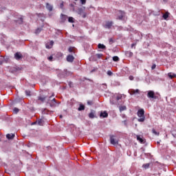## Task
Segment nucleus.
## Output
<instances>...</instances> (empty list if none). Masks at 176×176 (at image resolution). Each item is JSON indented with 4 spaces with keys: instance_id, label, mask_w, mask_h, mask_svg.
<instances>
[{
    "instance_id": "32",
    "label": "nucleus",
    "mask_w": 176,
    "mask_h": 176,
    "mask_svg": "<svg viewBox=\"0 0 176 176\" xmlns=\"http://www.w3.org/2000/svg\"><path fill=\"white\" fill-rule=\"evenodd\" d=\"M25 94H26V96H31V91L26 90V91H25Z\"/></svg>"
},
{
    "instance_id": "8",
    "label": "nucleus",
    "mask_w": 176,
    "mask_h": 176,
    "mask_svg": "<svg viewBox=\"0 0 176 176\" xmlns=\"http://www.w3.org/2000/svg\"><path fill=\"white\" fill-rule=\"evenodd\" d=\"M74 60H75V57H74V56L72 55H68L67 56V61H68V63H74Z\"/></svg>"
},
{
    "instance_id": "29",
    "label": "nucleus",
    "mask_w": 176,
    "mask_h": 176,
    "mask_svg": "<svg viewBox=\"0 0 176 176\" xmlns=\"http://www.w3.org/2000/svg\"><path fill=\"white\" fill-rule=\"evenodd\" d=\"M96 57H97V58H101L102 57V54H96Z\"/></svg>"
},
{
    "instance_id": "45",
    "label": "nucleus",
    "mask_w": 176,
    "mask_h": 176,
    "mask_svg": "<svg viewBox=\"0 0 176 176\" xmlns=\"http://www.w3.org/2000/svg\"><path fill=\"white\" fill-rule=\"evenodd\" d=\"M96 70H97V68H95V69H92V70L91 71V72H96Z\"/></svg>"
},
{
    "instance_id": "10",
    "label": "nucleus",
    "mask_w": 176,
    "mask_h": 176,
    "mask_svg": "<svg viewBox=\"0 0 176 176\" xmlns=\"http://www.w3.org/2000/svg\"><path fill=\"white\" fill-rule=\"evenodd\" d=\"M120 16H118V20H123V17H124V14H126V13L123 11H120Z\"/></svg>"
},
{
    "instance_id": "34",
    "label": "nucleus",
    "mask_w": 176,
    "mask_h": 176,
    "mask_svg": "<svg viewBox=\"0 0 176 176\" xmlns=\"http://www.w3.org/2000/svg\"><path fill=\"white\" fill-rule=\"evenodd\" d=\"M68 52L69 53H72V52H74V47H69Z\"/></svg>"
},
{
    "instance_id": "51",
    "label": "nucleus",
    "mask_w": 176,
    "mask_h": 176,
    "mask_svg": "<svg viewBox=\"0 0 176 176\" xmlns=\"http://www.w3.org/2000/svg\"><path fill=\"white\" fill-rule=\"evenodd\" d=\"M60 118H63V116H60Z\"/></svg>"
},
{
    "instance_id": "27",
    "label": "nucleus",
    "mask_w": 176,
    "mask_h": 176,
    "mask_svg": "<svg viewBox=\"0 0 176 176\" xmlns=\"http://www.w3.org/2000/svg\"><path fill=\"white\" fill-rule=\"evenodd\" d=\"M89 118H90L91 119H94V112L89 113Z\"/></svg>"
},
{
    "instance_id": "44",
    "label": "nucleus",
    "mask_w": 176,
    "mask_h": 176,
    "mask_svg": "<svg viewBox=\"0 0 176 176\" xmlns=\"http://www.w3.org/2000/svg\"><path fill=\"white\" fill-rule=\"evenodd\" d=\"M156 68V65L153 64L151 67V69H155Z\"/></svg>"
},
{
    "instance_id": "26",
    "label": "nucleus",
    "mask_w": 176,
    "mask_h": 176,
    "mask_svg": "<svg viewBox=\"0 0 176 176\" xmlns=\"http://www.w3.org/2000/svg\"><path fill=\"white\" fill-rule=\"evenodd\" d=\"M126 56H129V57H133V54L131 52H126Z\"/></svg>"
},
{
    "instance_id": "25",
    "label": "nucleus",
    "mask_w": 176,
    "mask_h": 176,
    "mask_svg": "<svg viewBox=\"0 0 176 176\" xmlns=\"http://www.w3.org/2000/svg\"><path fill=\"white\" fill-rule=\"evenodd\" d=\"M36 122L38 126H43V121L42 120H38Z\"/></svg>"
},
{
    "instance_id": "18",
    "label": "nucleus",
    "mask_w": 176,
    "mask_h": 176,
    "mask_svg": "<svg viewBox=\"0 0 176 176\" xmlns=\"http://www.w3.org/2000/svg\"><path fill=\"white\" fill-rule=\"evenodd\" d=\"M150 166H151V164H149V163L144 164L142 165V168H144V170H148V168H149Z\"/></svg>"
},
{
    "instance_id": "3",
    "label": "nucleus",
    "mask_w": 176,
    "mask_h": 176,
    "mask_svg": "<svg viewBox=\"0 0 176 176\" xmlns=\"http://www.w3.org/2000/svg\"><path fill=\"white\" fill-rule=\"evenodd\" d=\"M110 144H111V145H118L119 144V140L116 138V136L111 135Z\"/></svg>"
},
{
    "instance_id": "39",
    "label": "nucleus",
    "mask_w": 176,
    "mask_h": 176,
    "mask_svg": "<svg viewBox=\"0 0 176 176\" xmlns=\"http://www.w3.org/2000/svg\"><path fill=\"white\" fill-rule=\"evenodd\" d=\"M47 60H49V61H53V56H50L47 58Z\"/></svg>"
},
{
    "instance_id": "37",
    "label": "nucleus",
    "mask_w": 176,
    "mask_h": 176,
    "mask_svg": "<svg viewBox=\"0 0 176 176\" xmlns=\"http://www.w3.org/2000/svg\"><path fill=\"white\" fill-rule=\"evenodd\" d=\"M116 100H117V101H119V100H122V95H118V96L116 97Z\"/></svg>"
},
{
    "instance_id": "41",
    "label": "nucleus",
    "mask_w": 176,
    "mask_h": 176,
    "mask_svg": "<svg viewBox=\"0 0 176 176\" xmlns=\"http://www.w3.org/2000/svg\"><path fill=\"white\" fill-rule=\"evenodd\" d=\"M82 5H85L86 3V0H80Z\"/></svg>"
},
{
    "instance_id": "4",
    "label": "nucleus",
    "mask_w": 176,
    "mask_h": 176,
    "mask_svg": "<svg viewBox=\"0 0 176 176\" xmlns=\"http://www.w3.org/2000/svg\"><path fill=\"white\" fill-rule=\"evenodd\" d=\"M147 97L148 98H153V100H156V98H157L156 95H155V91H148L147 94Z\"/></svg>"
},
{
    "instance_id": "5",
    "label": "nucleus",
    "mask_w": 176,
    "mask_h": 176,
    "mask_svg": "<svg viewBox=\"0 0 176 176\" xmlns=\"http://www.w3.org/2000/svg\"><path fill=\"white\" fill-rule=\"evenodd\" d=\"M78 13L80 14V16H82L83 19H85L86 17V12H85V9L80 8L78 9Z\"/></svg>"
},
{
    "instance_id": "48",
    "label": "nucleus",
    "mask_w": 176,
    "mask_h": 176,
    "mask_svg": "<svg viewBox=\"0 0 176 176\" xmlns=\"http://www.w3.org/2000/svg\"><path fill=\"white\" fill-rule=\"evenodd\" d=\"M134 46H135V44H132V45H131V47H134Z\"/></svg>"
},
{
    "instance_id": "36",
    "label": "nucleus",
    "mask_w": 176,
    "mask_h": 176,
    "mask_svg": "<svg viewBox=\"0 0 176 176\" xmlns=\"http://www.w3.org/2000/svg\"><path fill=\"white\" fill-rule=\"evenodd\" d=\"M109 44H110V45H112V43H113V42H114V41H113V38H109Z\"/></svg>"
},
{
    "instance_id": "49",
    "label": "nucleus",
    "mask_w": 176,
    "mask_h": 176,
    "mask_svg": "<svg viewBox=\"0 0 176 176\" xmlns=\"http://www.w3.org/2000/svg\"><path fill=\"white\" fill-rule=\"evenodd\" d=\"M71 85H72V82H69V85L70 86V87H71Z\"/></svg>"
},
{
    "instance_id": "50",
    "label": "nucleus",
    "mask_w": 176,
    "mask_h": 176,
    "mask_svg": "<svg viewBox=\"0 0 176 176\" xmlns=\"http://www.w3.org/2000/svg\"><path fill=\"white\" fill-rule=\"evenodd\" d=\"M36 123H37L36 122H33V124H36Z\"/></svg>"
},
{
    "instance_id": "22",
    "label": "nucleus",
    "mask_w": 176,
    "mask_h": 176,
    "mask_svg": "<svg viewBox=\"0 0 176 176\" xmlns=\"http://www.w3.org/2000/svg\"><path fill=\"white\" fill-rule=\"evenodd\" d=\"M168 12H166L164 14H163V19H164V20H167V19H168Z\"/></svg>"
},
{
    "instance_id": "17",
    "label": "nucleus",
    "mask_w": 176,
    "mask_h": 176,
    "mask_svg": "<svg viewBox=\"0 0 176 176\" xmlns=\"http://www.w3.org/2000/svg\"><path fill=\"white\" fill-rule=\"evenodd\" d=\"M98 49H102L103 50H105L107 49V47L104 44L99 43L98 45Z\"/></svg>"
},
{
    "instance_id": "40",
    "label": "nucleus",
    "mask_w": 176,
    "mask_h": 176,
    "mask_svg": "<svg viewBox=\"0 0 176 176\" xmlns=\"http://www.w3.org/2000/svg\"><path fill=\"white\" fill-rule=\"evenodd\" d=\"M60 9H64V2H62V3L60 4Z\"/></svg>"
},
{
    "instance_id": "52",
    "label": "nucleus",
    "mask_w": 176,
    "mask_h": 176,
    "mask_svg": "<svg viewBox=\"0 0 176 176\" xmlns=\"http://www.w3.org/2000/svg\"><path fill=\"white\" fill-rule=\"evenodd\" d=\"M157 144H160V142H157Z\"/></svg>"
},
{
    "instance_id": "2",
    "label": "nucleus",
    "mask_w": 176,
    "mask_h": 176,
    "mask_svg": "<svg viewBox=\"0 0 176 176\" xmlns=\"http://www.w3.org/2000/svg\"><path fill=\"white\" fill-rule=\"evenodd\" d=\"M104 28H107V30H111L113 27V21H106L103 24Z\"/></svg>"
},
{
    "instance_id": "1",
    "label": "nucleus",
    "mask_w": 176,
    "mask_h": 176,
    "mask_svg": "<svg viewBox=\"0 0 176 176\" xmlns=\"http://www.w3.org/2000/svg\"><path fill=\"white\" fill-rule=\"evenodd\" d=\"M145 111L144 109H141L138 111V116L140 118H139L138 120V122H145Z\"/></svg>"
},
{
    "instance_id": "21",
    "label": "nucleus",
    "mask_w": 176,
    "mask_h": 176,
    "mask_svg": "<svg viewBox=\"0 0 176 176\" xmlns=\"http://www.w3.org/2000/svg\"><path fill=\"white\" fill-rule=\"evenodd\" d=\"M152 133L153 134H155V135H160V133L156 131V130H155V129H152Z\"/></svg>"
},
{
    "instance_id": "28",
    "label": "nucleus",
    "mask_w": 176,
    "mask_h": 176,
    "mask_svg": "<svg viewBox=\"0 0 176 176\" xmlns=\"http://www.w3.org/2000/svg\"><path fill=\"white\" fill-rule=\"evenodd\" d=\"M119 60H120L119 58L116 56L113 57V61H115L116 63H118Z\"/></svg>"
},
{
    "instance_id": "15",
    "label": "nucleus",
    "mask_w": 176,
    "mask_h": 176,
    "mask_svg": "<svg viewBox=\"0 0 176 176\" xmlns=\"http://www.w3.org/2000/svg\"><path fill=\"white\" fill-rule=\"evenodd\" d=\"M131 94H140V89H131Z\"/></svg>"
},
{
    "instance_id": "7",
    "label": "nucleus",
    "mask_w": 176,
    "mask_h": 176,
    "mask_svg": "<svg viewBox=\"0 0 176 176\" xmlns=\"http://www.w3.org/2000/svg\"><path fill=\"white\" fill-rule=\"evenodd\" d=\"M14 58L16 60H21V58H23V54L20 52H16L14 54Z\"/></svg>"
},
{
    "instance_id": "47",
    "label": "nucleus",
    "mask_w": 176,
    "mask_h": 176,
    "mask_svg": "<svg viewBox=\"0 0 176 176\" xmlns=\"http://www.w3.org/2000/svg\"><path fill=\"white\" fill-rule=\"evenodd\" d=\"M46 48H47V49H50V47H49V45H46Z\"/></svg>"
},
{
    "instance_id": "13",
    "label": "nucleus",
    "mask_w": 176,
    "mask_h": 176,
    "mask_svg": "<svg viewBox=\"0 0 176 176\" xmlns=\"http://www.w3.org/2000/svg\"><path fill=\"white\" fill-rule=\"evenodd\" d=\"M67 15H64V14H61L60 20H61L62 23H65V21L67 20Z\"/></svg>"
},
{
    "instance_id": "30",
    "label": "nucleus",
    "mask_w": 176,
    "mask_h": 176,
    "mask_svg": "<svg viewBox=\"0 0 176 176\" xmlns=\"http://www.w3.org/2000/svg\"><path fill=\"white\" fill-rule=\"evenodd\" d=\"M14 113H19V111H20L19 109L16 107L14 108L13 109Z\"/></svg>"
},
{
    "instance_id": "16",
    "label": "nucleus",
    "mask_w": 176,
    "mask_h": 176,
    "mask_svg": "<svg viewBox=\"0 0 176 176\" xmlns=\"http://www.w3.org/2000/svg\"><path fill=\"white\" fill-rule=\"evenodd\" d=\"M168 78H170V79H174V78H176V74L170 72L168 74Z\"/></svg>"
},
{
    "instance_id": "23",
    "label": "nucleus",
    "mask_w": 176,
    "mask_h": 176,
    "mask_svg": "<svg viewBox=\"0 0 176 176\" xmlns=\"http://www.w3.org/2000/svg\"><path fill=\"white\" fill-rule=\"evenodd\" d=\"M68 21H69V23H75V21H74V17H72V16H69V17Z\"/></svg>"
},
{
    "instance_id": "14",
    "label": "nucleus",
    "mask_w": 176,
    "mask_h": 176,
    "mask_svg": "<svg viewBox=\"0 0 176 176\" xmlns=\"http://www.w3.org/2000/svg\"><path fill=\"white\" fill-rule=\"evenodd\" d=\"M6 138H8V140H13V138H14V134L8 133V134L6 135Z\"/></svg>"
},
{
    "instance_id": "35",
    "label": "nucleus",
    "mask_w": 176,
    "mask_h": 176,
    "mask_svg": "<svg viewBox=\"0 0 176 176\" xmlns=\"http://www.w3.org/2000/svg\"><path fill=\"white\" fill-rule=\"evenodd\" d=\"M107 75H109V76H112L113 73L111 70L107 71Z\"/></svg>"
},
{
    "instance_id": "43",
    "label": "nucleus",
    "mask_w": 176,
    "mask_h": 176,
    "mask_svg": "<svg viewBox=\"0 0 176 176\" xmlns=\"http://www.w3.org/2000/svg\"><path fill=\"white\" fill-rule=\"evenodd\" d=\"M129 80H134V77L133 76H129Z\"/></svg>"
},
{
    "instance_id": "9",
    "label": "nucleus",
    "mask_w": 176,
    "mask_h": 176,
    "mask_svg": "<svg viewBox=\"0 0 176 176\" xmlns=\"http://www.w3.org/2000/svg\"><path fill=\"white\" fill-rule=\"evenodd\" d=\"M100 118H108V113L107 111H101L100 114Z\"/></svg>"
},
{
    "instance_id": "24",
    "label": "nucleus",
    "mask_w": 176,
    "mask_h": 176,
    "mask_svg": "<svg viewBox=\"0 0 176 176\" xmlns=\"http://www.w3.org/2000/svg\"><path fill=\"white\" fill-rule=\"evenodd\" d=\"M38 100H39L40 101H41L42 102H43V101H45L46 100V97H41V96H39L38 98Z\"/></svg>"
},
{
    "instance_id": "12",
    "label": "nucleus",
    "mask_w": 176,
    "mask_h": 176,
    "mask_svg": "<svg viewBox=\"0 0 176 176\" xmlns=\"http://www.w3.org/2000/svg\"><path fill=\"white\" fill-rule=\"evenodd\" d=\"M56 104H57V102H56V98H53L51 102H50V106L52 107H56Z\"/></svg>"
},
{
    "instance_id": "38",
    "label": "nucleus",
    "mask_w": 176,
    "mask_h": 176,
    "mask_svg": "<svg viewBox=\"0 0 176 176\" xmlns=\"http://www.w3.org/2000/svg\"><path fill=\"white\" fill-rule=\"evenodd\" d=\"M93 104H94V102H93L92 100H88V101H87V104H88V105H93Z\"/></svg>"
},
{
    "instance_id": "11",
    "label": "nucleus",
    "mask_w": 176,
    "mask_h": 176,
    "mask_svg": "<svg viewBox=\"0 0 176 176\" xmlns=\"http://www.w3.org/2000/svg\"><path fill=\"white\" fill-rule=\"evenodd\" d=\"M46 8L49 12H52L53 10V6L50 5L49 3H46Z\"/></svg>"
},
{
    "instance_id": "20",
    "label": "nucleus",
    "mask_w": 176,
    "mask_h": 176,
    "mask_svg": "<svg viewBox=\"0 0 176 176\" xmlns=\"http://www.w3.org/2000/svg\"><path fill=\"white\" fill-rule=\"evenodd\" d=\"M127 109V107H126V106H120V112L123 111H126Z\"/></svg>"
},
{
    "instance_id": "6",
    "label": "nucleus",
    "mask_w": 176,
    "mask_h": 176,
    "mask_svg": "<svg viewBox=\"0 0 176 176\" xmlns=\"http://www.w3.org/2000/svg\"><path fill=\"white\" fill-rule=\"evenodd\" d=\"M136 138L137 140L140 143V144H145V142H146V140L142 138H141V136H140L139 135H136Z\"/></svg>"
},
{
    "instance_id": "31",
    "label": "nucleus",
    "mask_w": 176,
    "mask_h": 176,
    "mask_svg": "<svg viewBox=\"0 0 176 176\" xmlns=\"http://www.w3.org/2000/svg\"><path fill=\"white\" fill-rule=\"evenodd\" d=\"M64 54L61 52H58L57 57H63Z\"/></svg>"
},
{
    "instance_id": "19",
    "label": "nucleus",
    "mask_w": 176,
    "mask_h": 176,
    "mask_svg": "<svg viewBox=\"0 0 176 176\" xmlns=\"http://www.w3.org/2000/svg\"><path fill=\"white\" fill-rule=\"evenodd\" d=\"M85 104H80L78 109V111H85Z\"/></svg>"
},
{
    "instance_id": "42",
    "label": "nucleus",
    "mask_w": 176,
    "mask_h": 176,
    "mask_svg": "<svg viewBox=\"0 0 176 176\" xmlns=\"http://www.w3.org/2000/svg\"><path fill=\"white\" fill-rule=\"evenodd\" d=\"M50 45L51 46H53V45H54V41H51L50 42Z\"/></svg>"
},
{
    "instance_id": "33",
    "label": "nucleus",
    "mask_w": 176,
    "mask_h": 176,
    "mask_svg": "<svg viewBox=\"0 0 176 176\" xmlns=\"http://www.w3.org/2000/svg\"><path fill=\"white\" fill-rule=\"evenodd\" d=\"M41 31H42V30H41V28H37L35 31V34H39L41 32Z\"/></svg>"
},
{
    "instance_id": "46",
    "label": "nucleus",
    "mask_w": 176,
    "mask_h": 176,
    "mask_svg": "<svg viewBox=\"0 0 176 176\" xmlns=\"http://www.w3.org/2000/svg\"><path fill=\"white\" fill-rule=\"evenodd\" d=\"M21 23H23V18H20Z\"/></svg>"
}]
</instances>
